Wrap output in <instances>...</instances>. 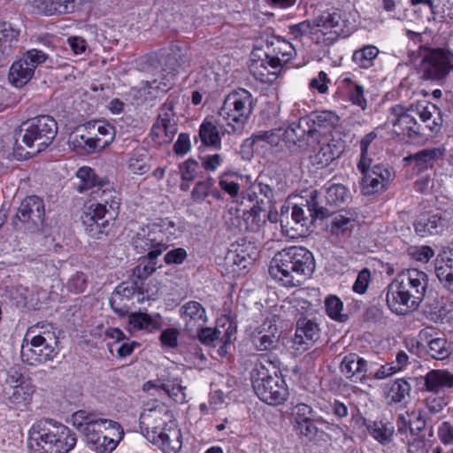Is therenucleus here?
Here are the masks:
<instances>
[{"instance_id": "f257e3e1", "label": "nucleus", "mask_w": 453, "mask_h": 453, "mask_svg": "<svg viewBox=\"0 0 453 453\" xmlns=\"http://www.w3.org/2000/svg\"><path fill=\"white\" fill-rule=\"evenodd\" d=\"M388 121L400 139L411 143H424L442 126L440 109L429 102H418L409 107L394 105L389 110Z\"/></svg>"}, {"instance_id": "f03ea898", "label": "nucleus", "mask_w": 453, "mask_h": 453, "mask_svg": "<svg viewBox=\"0 0 453 453\" xmlns=\"http://www.w3.org/2000/svg\"><path fill=\"white\" fill-rule=\"evenodd\" d=\"M315 268L312 254L305 248L292 246L278 251L270 262L269 274L282 286L303 284Z\"/></svg>"}, {"instance_id": "7ed1b4c3", "label": "nucleus", "mask_w": 453, "mask_h": 453, "mask_svg": "<svg viewBox=\"0 0 453 453\" xmlns=\"http://www.w3.org/2000/svg\"><path fill=\"white\" fill-rule=\"evenodd\" d=\"M172 414L162 403H154L140 415L139 425L143 435L164 451L177 452L181 448L180 431L171 421Z\"/></svg>"}, {"instance_id": "20e7f679", "label": "nucleus", "mask_w": 453, "mask_h": 453, "mask_svg": "<svg viewBox=\"0 0 453 453\" xmlns=\"http://www.w3.org/2000/svg\"><path fill=\"white\" fill-rule=\"evenodd\" d=\"M428 277L423 271L411 268L402 271L388 285L386 301L388 307L397 310L405 307L411 311L418 310L423 301Z\"/></svg>"}, {"instance_id": "39448f33", "label": "nucleus", "mask_w": 453, "mask_h": 453, "mask_svg": "<svg viewBox=\"0 0 453 453\" xmlns=\"http://www.w3.org/2000/svg\"><path fill=\"white\" fill-rule=\"evenodd\" d=\"M75 444V434L52 420H39L29 430L28 447L36 453H68Z\"/></svg>"}, {"instance_id": "423d86ee", "label": "nucleus", "mask_w": 453, "mask_h": 453, "mask_svg": "<svg viewBox=\"0 0 453 453\" xmlns=\"http://www.w3.org/2000/svg\"><path fill=\"white\" fill-rule=\"evenodd\" d=\"M252 388L258 398L271 405L287 400L288 390L278 374L276 365L266 355H261L251 372Z\"/></svg>"}, {"instance_id": "0eeeda50", "label": "nucleus", "mask_w": 453, "mask_h": 453, "mask_svg": "<svg viewBox=\"0 0 453 453\" xmlns=\"http://www.w3.org/2000/svg\"><path fill=\"white\" fill-rule=\"evenodd\" d=\"M253 111V97L250 91L238 88L229 93L219 110V116L226 123L227 134H241Z\"/></svg>"}, {"instance_id": "6e6552de", "label": "nucleus", "mask_w": 453, "mask_h": 453, "mask_svg": "<svg viewBox=\"0 0 453 453\" xmlns=\"http://www.w3.org/2000/svg\"><path fill=\"white\" fill-rule=\"evenodd\" d=\"M34 392V386L26 380L19 368L0 372V397L8 406L23 410L30 403Z\"/></svg>"}, {"instance_id": "1a4fd4ad", "label": "nucleus", "mask_w": 453, "mask_h": 453, "mask_svg": "<svg viewBox=\"0 0 453 453\" xmlns=\"http://www.w3.org/2000/svg\"><path fill=\"white\" fill-rule=\"evenodd\" d=\"M115 133V127L105 121H88L76 129L72 142L87 153H94L110 145Z\"/></svg>"}, {"instance_id": "9d476101", "label": "nucleus", "mask_w": 453, "mask_h": 453, "mask_svg": "<svg viewBox=\"0 0 453 453\" xmlns=\"http://www.w3.org/2000/svg\"><path fill=\"white\" fill-rule=\"evenodd\" d=\"M22 142L33 153L49 147L58 133L55 119L49 115H39L23 122L20 126Z\"/></svg>"}, {"instance_id": "9b49d317", "label": "nucleus", "mask_w": 453, "mask_h": 453, "mask_svg": "<svg viewBox=\"0 0 453 453\" xmlns=\"http://www.w3.org/2000/svg\"><path fill=\"white\" fill-rule=\"evenodd\" d=\"M57 338L53 335H35L23 339L20 349V357L23 363L35 366L52 360L58 354L55 346Z\"/></svg>"}, {"instance_id": "f8f14e48", "label": "nucleus", "mask_w": 453, "mask_h": 453, "mask_svg": "<svg viewBox=\"0 0 453 453\" xmlns=\"http://www.w3.org/2000/svg\"><path fill=\"white\" fill-rule=\"evenodd\" d=\"M117 216L101 204L91 203L82 217L86 233L89 237L96 240L108 237Z\"/></svg>"}, {"instance_id": "ddd939ff", "label": "nucleus", "mask_w": 453, "mask_h": 453, "mask_svg": "<svg viewBox=\"0 0 453 453\" xmlns=\"http://www.w3.org/2000/svg\"><path fill=\"white\" fill-rule=\"evenodd\" d=\"M420 68L423 78L441 81L453 70V54L442 49H426Z\"/></svg>"}, {"instance_id": "4468645a", "label": "nucleus", "mask_w": 453, "mask_h": 453, "mask_svg": "<svg viewBox=\"0 0 453 453\" xmlns=\"http://www.w3.org/2000/svg\"><path fill=\"white\" fill-rule=\"evenodd\" d=\"M434 333L433 327L420 330L418 339L411 340V350L414 352V348H416L417 352H424L433 359L446 360L452 353L450 343L445 337H435Z\"/></svg>"}, {"instance_id": "2eb2a0df", "label": "nucleus", "mask_w": 453, "mask_h": 453, "mask_svg": "<svg viewBox=\"0 0 453 453\" xmlns=\"http://www.w3.org/2000/svg\"><path fill=\"white\" fill-rule=\"evenodd\" d=\"M47 56L38 50H27L22 58L15 61L9 73V81L17 88L26 85L33 77L35 68L45 62Z\"/></svg>"}, {"instance_id": "dca6fc26", "label": "nucleus", "mask_w": 453, "mask_h": 453, "mask_svg": "<svg viewBox=\"0 0 453 453\" xmlns=\"http://www.w3.org/2000/svg\"><path fill=\"white\" fill-rule=\"evenodd\" d=\"M173 109V102L166 101L151 127L150 137L157 144L170 143L178 131Z\"/></svg>"}, {"instance_id": "f3484780", "label": "nucleus", "mask_w": 453, "mask_h": 453, "mask_svg": "<svg viewBox=\"0 0 453 453\" xmlns=\"http://www.w3.org/2000/svg\"><path fill=\"white\" fill-rule=\"evenodd\" d=\"M44 216L43 201L36 196L23 199L16 214L17 219L30 231L39 230L42 226Z\"/></svg>"}, {"instance_id": "a211bd4d", "label": "nucleus", "mask_w": 453, "mask_h": 453, "mask_svg": "<svg viewBox=\"0 0 453 453\" xmlns=\"http://www.w3.org/2000/svg\"><path fill=\"white\" fill-rule=\"evenodd\" d=\"M316 40L319 42V35L327 36L323 41H332L342 31V13L341 10L331 9L323 12L312 19Z\"/></svg>"}, {"instance_id": "6ab92c4d", "label": "nucleus", "mask_w": 453, "mask_h": 453, "mask_svg": "<svg viewBox=\"0 0 453 453\" xmlns=\"http://www.w3.org/2000/svg\"><path fill=\"white\" fill-rule=\"evenodd\" d=\"M340 371L345 378L354 383H364L368 374L367 361L356 353L346 355L340 364Z\"/></svg>"}, {"instance_id": "aec40b11", "label": "nucleus", "mask_w": 453, "mask_h": 453, "mask_svg": "<svg viewBox=\"0 0 453 453\" xmlns=\"http://www.w3.org/2000/svg\"><path fill=\"white\" fill-rule=\"evenodd\" d=\"M360 172L363 174V189L366 195L382 190L392 178L390 171L380 164Z\"/></svg>"}, {"instance_id": "412c9836", "label": "nucleus", "mask_w": 453, "mask_h": 453, "mask_svg": "<svg viewBox=\"0 0 453 453\" xmlns=\"http://www.w3.org/2000/svg\"><path fill=\"white\" fill-rule=\"evenodd\" d=\"M85 411H79L75 412L74 417L76 418H82L85 421L84 434L86 436L88 443L96 445L98 443L102 434V428L104 429H116L119 430L120 426L111 419L98 418L94 419L91 414L85 415Z\"/></svg>"}, {"instance_id": "4be33fe9", "label": "nucleus", "mask_w": 453, "mask_h": 453, "mask_svg": "<svg viewBox=\"0 0 453 453\" xmlns=\"http://www.w3.org/2000/svg\"><path fill=\"white\" fill-rule=\"evenodd\" d=\"M265 54L269 58V62H271V67L281 70L296 56V50L289 42L274 38L267 43Z\"/></svg>"}, {"instance_id": "5701e85b", "label": "nucleus", "mask_w": 453, "mask_h": 453, "mask_svg": "<svg viewBox=\"0 0 453 453\" xmlns=\"http://www.w3.org/2000/svg\"><path fill=\"white\" fill-rule=\"evenodd\" d=\"M415 232L421 237L441 234L447 227V220L440 213L425 212L413 223Z\"/></svg>"}, {"instance_id": "b1692460", "label": "nucleus", "mask_w": 453, "mask_h": 453, "mask_svg": "<svg viewBox=\"0 0 453 453\" xmlns=\"http://www.w3.org/2000/svg\"><path fill=\"white\" fill-rule=\"evenodd\" d=\"M319 338V328L316 323L305 319L297 321L293 340V345L296 350H307Z\"/></svg>"}, {"instance_id": "393cba45", "label": "nucleus", "mask_w": 453, "mask_h": 453, "mask_svg": "<svg viewBox=\"0 0 453 453\" xmlns=\"http://www.w3.org/2000/svg\"><path fill=\"white\" fill-rule=\"evenodd\" d=\"M32 7L37 14L52 16L72 13L76 4L75 0H34Z\"/></svg>"}, {"instance_id": "a878e982", "label": "nucleus", "mask_w": 453, "mask_h": 453, "mask_svg": "<svg viewBox=\"0 0 453 453\" xmlns=\"http://www.w3.org/2000/svg\"><path fill=\"white\" fill-rule=\"evenodd\" d=\"M330 423L321 416H314L310 420L293 429L300 438L315 442L324 440V428H329Z\"/></svg>"}, {"instance_id": "bb28decb", "label": "nucleus", "mask_w": 453, "mask_h": 453, "mask_svg": "<svg viewBox=\"0 0 453 453\" xmlns=\"http://www.w3.org/2000/svg\"><path fill=\"white\" fill-rule=\"evenodd\" d=\"M445 152L443 146L425 149L405 157L403 160L413 164L418 170H426L432 168L437 160L442 159Z\"/></svg>"}, {"instance_id": "cd10ccee", "label": "nucleus", "mask_w": 453, "mask_h": 453, "mask_svg": "<svg viewBox=\"0 0 453 453\" xmlns=\"http://www.w3.org/2000/svg\"><path fill=\"white\" fill-rule=\"evenodd\" d=\"M91 196L96 201V203L101 204L119 215L120 198L118 192L108 181L101 182V185L91 191Z\"/></svg>"}, {"instance_id": "c85d7f7f", "label": "nucleus", "mask_w": 453, "mask_h": 453, "mask_svg": "<svg viewBox=\"0 0 453 453\" xmlns=\"http://www.w3.org/2000/svg\"><path fill=\"white\" fill-rule=\"evenodd\" d=\"M425 388L439 393L445 389H453V374L448 370H432L424 377Z\"/></svg>"}, {"instance_id": "c756f323", "label": "nucleus", "mask_w": 453, "mask_h": 453, "mask_svg": "<svg viewBox=\"0 0 453 453\" xmlns=\"http://www.w3.org/2000/svg\"><path fill=\"white\" fill-rule=\"evenodd\" d=\"M280 71V68L271 67V62L265 54V58L251 59L250 65V72L253 77L265 83L273 82Z\"/></svg>"}, {"instance_id": "7c9ffc66", "label": "nucleus", "mask_w": 453, "mask_h": 453, "mask_svg": "<svg viewBox=\"0 0 453 453\" xmlns=\"http://www.w3.org/2000/svg\"><path fill=\"white\" fill-rule=\"evenodd\" d=\"M278 329L271 320H265L258 329V335L253 339V343L257 350H268L273 349L278 342L275 335Z\"/></svg>"}, {"instance_id": "2f4dec72", "label": "nucleus", "mask_w": 453, "mask_h": 453, "mask_svg": "<svg viewBox=\"0 0 453 453\" xmlns=\"http://www.w3.org/2000/svg\"><path fill=\"white\" fill-rule=\"evenodd\" d=\"M19 35V31L12 24L5 21L0 22V63L12 53Z\"/></svg>"}, {"instance_id": "473e14b6", "label": "nucleus", "mask_w": 453, "mask_h": 453, "mask_svg": "<svg viewBox=\"0 0 453 453\" xmlns=\"http://www.w3.org/2000/svg\"><path fill=\"white\" fill-rule=\"evenodd\" d=\"M337 120L338 117L332 111H325L317 112L310 119L311 125H310L308 121L306 122L309 126L307 134L309 136H313L317 133H326L327 130H330L334 127Z\"/></svg>"}, {"instance_id": "72a5a7b5", "label": "nucleus", "mask_w": 453, "mask_h": 453, "mask_svg": "<svg viewBox=\"0 0 453 453\" xmlns=\"http://www.w3.org/2000/svg\"><path fill=\"white\" fill-rule=\"evenodd\" d=\"M161 327V317L159 313L154 316L149 313H130L128 318V330L137 331L145 329L149 332Z\"/></svg>"}, {"instance_id": "f704fd0d", "label": "nucleus", "mask_w": 453, "mask_h": 453, "mask_svg": "<svg viewBox=\"0 0 453 453\" xmlns=\"http://www.w3.org/2000/svg\"><path fill=\"white\" fill-rule=\"evenodd\" d=\"M309 216L305 214L304 210L298 205H295L292 208L291 218L292 220L296 223V225H300L301 226H306L307 224L314 218H325L328 211L323 207H317L316 203L314 201V197H311V202L306 205Z\"/></svg>"}, {"instance_id": "c9c22d12", "label": "nucleus", "mask_w": 453, "mask_h": 453, "mask_svg": "<svg viewBox=\"0 0 453 453\" xmlns=\"http://www.w3.org/2000/svg\"><path fill=\"white\" fill-rule=\"evenodd\" d=\"M452 259L450 255L445 253L444 255L436 258L435 262V273L438 280L443 286L449 289H453V273H452Z\"/></svg>"}, {"instance_id": "e433bc0d", "label": "nucleus", "mask_w": 453, "mask_h": 453, "mask_svg": "<svg viewBox=\"0 0 453 453\" xmlns=\"http://www.w3.org/2000/svg\"><path fill=\"white\" fill-rule=\"evenodd\" d=\"M376 136L377 135L374 132H371L365 134L360 142L361 155L357 164V168L360 171H365L367 168H370L373 163L372 156L375 154V147L372 142Z\"/></svg>"}, {"instance_id": "4c0bfd02", "label": "nucleus", "mask_w": 453, "mask_h": 453, "mask_svg": "<svg viewBox=\"0 0 453 453\" xmlns=\"http://www.w3.org/2000/svg\"><path fill=\"white\" fill-rule=\"evenodd\" d=\"M411 384L404 379H398L388 384L387 399L388 403H402L410 396Z\"/></svg>"}, {"instance_id": "58836bf2", "label": "nucleus", "mask_w": 453, "mask_h": 453, "mask_svg": "<svg viewBox=\"0 0 453 453\" xmlns=\"http://www.w3.org/2000/svg\"><path fill=\"white\" fill-rule=\"evenodd\" d=\"M199 137L203 144L221 149V137L218 127L211 121H203L200 127Z\"/></svg>"}, {"instance_id": "ea45409f", "label": "nucleus", "mask_w": 453, "mask_h": 453, "mask_svg": "<svg viewBox=\"0 0 453 453\" xmlns=\"http://www.w3.org/2000/svg\"><path fill=\"white\" fill-rule=\"evenodd\" d=\"M77 179H79L80 183L77 184V190L79 193H82L88 189H96L101 182H105V180L99 179L95 172L89 167H81L78 170L76 173Z\"/></svg>"}, {"instance_id": "a19ab883", "label": "nucleus", "mask_w": 453, "mask_h": 453, "mask_svg": "<svg viewBox=\"0 0 453 453\" xmlns=\"http://www.w3.org/2000/svg\"><path fill=\"white\" fill-rule=\"evenodd\" d=\"M354 227V219L342 214H336L331 221V234L337 238H345L350 235Z\"/></svg>"}, {"instance_id": "79ce46f5", "label": "nucleus", "mask_w": 453, "mask_h": 453, "mask_svg": "<svg viewBox=\"0 0 453 453\" xmlns=\"http://www.w3.org/2000/svg\"><path fill=\"white\" fill-rule=\"evenodd\" d=\"M366 426L371 435L380 443L388 444L392 441L394 427L391 425L385 424L382 421H373Z\"/></svg>"}, {"instance_id": "37998d69", "label": "nucleus", "mask_w": 453, "mask_h": 453, "mask_svg": "<svg viewBox=\"0 0 453 453\" xmlns=\"http://www.w3.org/2000/svg\"><path fill=\"white\" fill-rule=\"evenodd\" d=\"M379 49L374 45H365L357 50L352 55V60L361 68H369L379 54Z\"/></svg>"}, {"instance_id": "c03bdc74", "label": "nucleus", "mask_w": 453, "mask_h": 453, "mask_svg": "<svg viewBox=\"0 0 453 453\" xmlns=\"http://www.w3.org/2000/svg\"><path fill=\"white\" fill-rule=\"evenodd\" d=\"M325 198L330 205H340L350 199V192L342 184H332L326 188Z\"/></svg>"}, {"instance_id": "a18cd8bd", "label": "nucleus", "mask_w": 453, "mask_h": 453, "mask_svg": "<svg viewBox=\"0 0 453 453\" xmlns=\"http://www.w3.org/2000/svg\"><path fill=\"white\" fill-rule=\"evenodd\" d=\"M289 415L293 429L304 424L315 416L313 409L310 405L303 403H298L294 405L290 410Z\"/></svg>"}, {"instance_id": "49530a36", "label": "nucleus", "mask_w": 453, "mask_h": 453, "mask_svg": "<svg viewBox=\"0 0 453 453\" xmlns=\"http://www.w3.org/2000/svg\"><path fill=\"white\" fill-rule=\"evenodd\" d=\"M250 259L251 257L246 253L243 245L239 244H232L225 257L227 265H234L240 268H246Z\"/></svg>"}, {"instance_id": "de8ad7c7", "label": "nucleus", "mask_w": 453, "mask_h": 453, "mask_svg": "<svg viewBox=\"0 0 453 453\" xmlns=\"http://www.w3.org/2000/svg\"><path fill=\"white\" fill-rule=\"evenodd\" d=\"M342 83L347 86L349 101L353 104L359 106L362 110H365L367 107V101L364 96V87L355 83L349 77L344 78L342 80Z\"/></svg>"}, {"instance_id": "09e8293b", "label": "nucleus", "mask_w": 453, "mask_h": 453, "mask_svg": "<svg viewBox=\"0 0 453 453\" xmlns=\"http://www.w3.org/2000/svg\"><path fill=\"white\" fill-rule=\"evenodd\" d=\"M127 168L134 174L142 175L148 173L150 166L147 154L144 151H134L127 161Z\"/></svg>"}, {"instance_id": "8fccbe9b", "label": "nucleus", "mask_w": 453, "mask_h": 453, "mask_svg": "<svg viewBox=\"0 0 453 453\" xmlns=\"http://www.w3.org/2000/svg\"><path fill=\"white\" fill-rule=\"evenodd\" d=\"M144 249L149 250L148 257L157 258L166 250V245L164 243V239L157 235L155 231L148 233L144 239Z\"/></svg>"}, {"instance_id": "3c124183", "label": "nucleus", "mask_w": 453, "mask_h": 453, "mask_svg": "<svg viewBox=\"0 0 453 453\" xmlns=\"http://www.w3.org/2000/svg\"><path fill=\"white\" fill-rule=\"evenodd\" d=\"M281 141L287 144H296L299 142L307 131L302 127V124H291L287 127H280Z\"/></svg>"}, {"instance_id": "603ef678", "label": "nucleus", "mask_w": 453, "mask_h": 453, "mask_svg": "<svg viewBox=\"0 0 453 453\" xmlns=\"http://www.w3.org/2000/svg\"><path fill=\"white\" fill-rule=\"evenodd\" d=\"M251 143L265 142L272 146H278L281 141V133L280 128L267 131H258L250 137Z\"/></svg>"}, {"instance_id": "864d4df0", "label": "nucleus", "mask_w": 453, "mask_h": 453, "mask_svg": "<svg viewBox=\"0 0 453 453\" xmlns=\"http://www.w3.org/2000/svg\"><path fill=\"white\" fill-rule=\"evenodd\" d=\"M338 153L333 150L331 144L326 143L320 146L319 150L314 156V159L318 165L326 166L338 157Z\"/></svg>"}, {"instance_id": "5fc2aeb1", "label": "nucleus", "mask_w": 453, "mask_h": 453, "mask_svg": "<svg viewBox=\"0 0 453 453\" xmlns=\"http://www.w3.org/2000/svg\"><path fill=\"white\" fill-rule=\"evenodd\" d=\"M290 35L296 39H301L303 36L310 35L312 39H316L313 21L304 20L289 27Z\"/></svg>"}, {"instance_id": "6e6d98bb", "label": "nucleus", "mask_w": 453, "mask_h": 453, "mask_svg": "<svg viewBox=\"0 0 453 453\" xmlns=\"http://www.w3.org/2000/svg\"><path fill=\"white\" fill-rule=\"evenodd\" d=\"M212 186V179L198 181L191 192L192 200L196 203L203 202L208 196Z\"/></svg>"}, {"instance_id": "4d7b16f0", "label": "nucleus", "mask_w": 453, "mask_h": 453, "mask_svg": "<svg viewBox=\"0 0 453 453\" xmlns=\"http://www.w3.org/2000/svg\"><path fill=\"white\" fill-rule=\"evenodd\" d=\"M265 211L260 210L257 211L256 207L252 208L251 211L245 219L248 228L253 232L258 231L265 224Z\"/></svg>"}, {"instance_id": "13d9d810", "label": "nucleus", "mask_w": 453, "mask_h": 453, "mask_svg": "<svg viewBox=\"0 0 453 453\" xmlns=\"http://www.w3.org/2000/svg\"><path fill=\"white\" fill-rule=\"evenodd\" d=\"M156 258H149L148 255L142 259L140 264L134 269V274L139 279H145L152 274L156 269Z\"/></svg>"}, {"instance_id": "bf43d9fd", "label": "nucleus", "mask_w": 453, "mask_h": 453, "mask_svg": "<svg viewBox=\"0 0 453 453\" xmlns=\"http://www.w3.org/2000/svg\"><path fill=\"white\" fill-rule=\"evenodd\" d=\"M411 433L418 435L426 427V418L421 410L412 411L411 415Z\"/></svg>"}, {"instance_id": "052dcab7", "label": "nucleus", "mask_w": 453, "mask_h": 453, "mask_svg": "<svg viewBox=\"0 0 453 453\" xmlns=\"http://www.w3.org/2000/svg\"><path fill=\"white\" fill-rule=\"evenodd\" d=\"M135 294V283L133 282H122L115 289L111 301L115 302L116 299L130 298Z\"/></svg>"}, {"instance_id": "680f3d73", "label": "nucleus", "mask_w": 453, "mask_h": 453, "mask_svg": "<svg viewBox=\"0 0 453 453\" xmlns=\"http://www.w3.org/2000/svg\"><path fill=\"white\" fill-rule=\"evenodd\" d=\"M185 389L186 388L182 387L176 380L171 384L167 383L165 393L175 402L183 403L186 399Z\"/></svg>"}, {"instance_id": "e2e57ef3", "label": "nucleus", "mask_w": 453, "mask_h": 453, "mask_svg": "<svg viewBox=\"0 0 453 453\" xmlns=\"http://www.w3.org/2000/svg\"><path fill=\"white\" fill-rule=\"evenodd\" d=\"M438 437L441 442L445 445L453 444V425L448 421L442 422L438 427Z\"/></svg>"}, {"instance_id": "0e129e2a", "label": "nucleus", "mask_w": 453, "mask_h": 453, "mask_svg": "<svg viewBox=\"0 0 453 453\" xmlns=\"http://www.w3.org/2000/svg\"><path fill=\"white\" fill-rule=\"evenodd\" d=\"M188 253L183 248H177L168 251L164 257L167 265H180L187 258Z\"/></svg>"}, {"instance_id": "69168bd1", "label": "nucleus", "mask_w": 453, "mask_h": 453, "mask_svg": "<svg viewBox=\"0 0 453 453\" xmlns=\"http://www.w3.org/2000/svg\"><path fill=\"white\" fill-rule=\"evenodd\" d=\"M371 280V273L368 269H363L357 275V278L353 285V290L358 294H364L368 287Z\"/></svg>"}, {"instance_id": "338daca9", "label": "nucleus", "mask_w": 453, "mask_h": 453, "mask_svg": "<svg viewBox=\"0 0 453 453\" xmlns=\"http://www.w3.org/2000/svg\"><path fill=\"white\" fill-rule=\"evenodd\" d=\"M179 331L175 328H168L162 332L160 342L164 347L175 348L178 345Z\"/></svg>"}, {"instance_id": "774afa93", "label": "nucleus", "mask_w": 453, "mask_h": 453, "mask_svg": "<svg viewBox=\"0 0 453 453\" xmlns=\"http://www.w3.org/2000/svg\"><path fill=\"white\" fill-rule=\"evenodd\" d=\"M95 447L98 453H111L117 447V441L108 435H103Z\"/></svg>"}]
</instances>
